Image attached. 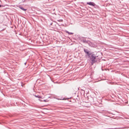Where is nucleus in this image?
Returning <instances> with one entry per match:
<instances>
[{
  "mask_svg": "<svg viewBox=\"0 0 129 129\" xmlns=\"http://www.w3.org/2000/svg\"><path fill=\"white\" fill-rule=\"evenodd\" d=\"M82 41L83 42L85 43H89L90 42L88 40H86L84 38H83V39H82Z\"/></svg>",
  "mask_w": 129,
  "mask_h": 129,
  "instance_id": "4",
  "label": "nucleus"
},
{
  "mask_svg": "<svg viewBox=\"0 0 129 129\" xmlns=\"http://www.w3.org/2000/svg\"><path fill=\"white\" fill-rule=\"evenodd\" d=\"M66 32L68 33L69 35H73L74 34L73 33H71V32H69L68 31H66Z\"/></svg>",
  "mask_w": 129,
  "mask_h": 129,
  "instance_id": "6",
  "label": "nucleus"
},
{
  "mask_svg": "<svg viewBox=\"0 0 129 129\" xmlns=\"http://www.w3.org/2000/svg\"><path fill=\"white\" fill-rule=\"evenodd\" d=\"M88 57L91 60V64L93 65L94 63L95 62L97 61L96 59V56L95 54H92L91 56H90Z\"/></svg>",
  "mask_w": 129,
  "mask_h": 129,
  "instance_id": "1",
  "label": "nucleus"
},
{
  "mask_svg": "<svg viewBox=\"0 0 129 129\" xmlns=\"http://www.w3.org/2000/svg\"><path fill=\"white\" fill-rule=\"evenodd\" d=\"M1 7V5L0 4V8Z\"/></svg>",
  "mask_w": 129,
  "mask_h": 129,
  "instance_id": "11",
  "label": "nucleus"
},
{
  "mask_svg": "<svg viewBox=\"0 0 129 129\" xmlns=\"http://www.w3.org/2000/svg\"><path fill=\"white\" fill-rule=\"evenodd\" d=\"M82 90V91H83V92L84 93L85 91L84 90Z\"/></svg>",
  "mask_w": 129,
  "mask_h": 129,
  "instance_id": "8",
  "label": "nucleus"
},
{
  "mask_svg": "<svg viewBox=\"0 0 129 129\" xmlns=\"http://www.w3.org/2000/svg\"><path fill=\"white\" fill-rule=\"evenodd\" d=\"M52 23H51L50 25H52Z\"/></svg>",
  "mask_w": 129,
  "mask_h": 129,
  "instance_id": "10",
  "label": "nucleus"
},
{
  "mask_svg": "<svg viewBox=\"0 0 129 129\" xmlns=\"http://www.w3.org/2000/svg\"><path fill=\"white\" fill-rule=\"evenodd\" d=\"M26 64V63H25V64Z\"/></svg>",
  "mask_w": 129,
  "mask_h": 129,
  "instance_id": "12",
  "label": "nucleus"
},
{
  "mask_svg": "<svg viewBox=\"0 0 129 129\" xmlns=\"http://www.w3.org/2000/svg\"><path fill=\"white\" fill-rule=\"evenodd\" d=\"M43 101H44V102H46V100H44Z\"/></svg>",
  "mask_w": 129,
  "mask_h": 129,
  "instance_id": "9",
  "label": "nucleus"
},
{
  "mask_svg": "<svg viewBox=\"0 0 129 129\" xmlns=\"http://www.w3.org/2000/svg\"><path fill=\"white\" fill-rule=\"evenodd\" d=\"M86 4L87 5H89L92 6H94L95 5V4L94 3L92 2H87Z\"/></svg>",
  "mask_w": 129,
  "mask_h": 129,
  "instance_id": "3",
  "label": "nucleus"
},
{
  "mask_svg": "<svg viewBox=\"0 0 129 129\" xmlns=\"http://www.w3.org/2000/svg\"><path fill=\"white\" fill-rule=\"evenodd\" d=\"M35 96L36 97L38 98H41V97L39 95H35Z\"/></svg>",
  "mask_w": 129,
  "mask_h": 129,
  "instance_id": "7",
  "label": "nucleus"
},
{
  "mask_svg": "<svg viewBox=\"0 0 129 129\" xmlns=\"http://www.w3.org/2000/svg\"><path fill=\"white\" fill-rule=\"evenodd\" d=\"M19 8L24 11H26L27 10L26 9H25L22 6H20L19 7Z\"/></svg>",
  "mask_w": 129,
  "mask_h": 129,
  "instance_id": "5",
  "label": "nucleus"
},
{
  "mask_svg": "<svg viewBox=\"0 0 129 129\" xmlns=\"http://www.w3.org/2000/svg\"><path fill=\"white\" fill-rule=\"evenodd\" d=\"M84 51L85 53L87 54L88 57L91 54V52L87 49H84Z\"/></svg>",
  "mask_w": 129,
  "mask_h": 129,
  "instance_id": "2",
  "label": "nucleus"
}]
</instances>
